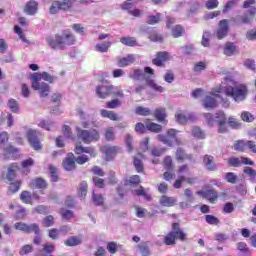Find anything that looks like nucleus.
<instances>
[{
	"label": "nucleus",
	"mask_w": 256,
	"mask_h": 256,
	"mask_svg": "<svg viewBox=\"0 0 256 256\" xmlns=\"http://www.w3.org/2000/svg\"><path fill=\"white\" fill-rule=\"evenodd\" d=\"M123 102L119 99H114L106 103V107L108 109H117V107H121Z\"/></svg>",
	"instance_id": "49"
},
{
	"label": "nucleus",
	"mask_w": 256,
	"mask_h": 256,
	"mask_svg": "<svg viewBox=\"0 0 256 256\" xmlns=\"http://www.w3.org/2000/svg\"><path fill=\"white\" fill-rule=\"evenodd\" d=\"M175 232L171 231L164 238L165 245H175Z\"/></svg>",
	"instance_id": "45"
},
{
	"label": "nucleus",
	"mask_w": 256,
	"mask_h": 256,
	"mask_svg": "<svg viewBox=\"0 0 256 256\" xmlns=\"http://www.w3.org/2000/svg\"><path fill=\"white\" fill-rule=\"evenodd\" d=\"M62 131L67 139H75V137L73 136V132H71V127L64 125L62 127Z\"/></svg>",
	"instance_id": "57"
},
{
	"label": "nucleus",
	"mask_w": 256,
	"mask_h": 256,
	"mask_svg": "<svg viewBox=\"0 0 256 256\" xmlns=\"http://www.w3.org/2000/svg\"><path fill=\"white\" fill-rule=\"evenodd\" d=\"M146 129L151 131L152 133H161L163 131V127L157 123L149 122L146 124Z\"/></svg>",
	"instance_id": "32"
},
{
	"label": "nucleus",
	"mask_w": 256,
	"mask_h": 256,
	"mask_svg": "<svg viewBox=\"0 0 256 256\" xmlns=\"http://www.w3.org/2000/svg\"><path fill=\"white\" fill-rule=\"evenodd\" d=\"M235 51H236L235 44L231 42H228L224 47V55H227V57H231V55H233Z\"/></svg>",
	"instance_id": "38"
},
{
	"label": "nucleus",
	"mask_w": 256,
	"mask_h": 256,
	"mask_svg": "<svg viewBox=\"0 0 256 256\" xmlns=\"http://www.w3.org/2000/svg\"><path fill=\"white\" fill-rule=\"evenodd\" d=\"M205 5L208 9H217L219 7V0H208Z\"/></svg>",
	"instance_id": "62"
},
{
	"label": "nucleus",
	"mask_w": 256,
	"mask_h": 256,
	"mask_svg": "<svg viewBox=\"0 0 256 256\" xmlns=\"http://www.w3.org/2000/svg\"><path fill=\"white\" fill-rule=\"evenodd\" d=\"M120 43L127 47H137V40L133 37H122L120 38Z\"/></svg>",
	"instance_id": "30"
},
{
	"label": "nucleus",
	"mask_w": 256,
	"mask_h": 256,
	"mask_svg": "<svg viewBox=\"0 0 256 256\" xmlns=\"http://www.w3.org/2000/svg\"><path fill=\"white\" fill-rule=\"evenodd\" d=\"M205 197L210 201V203H214L217 201V198L219 197V194L215 190H207L205 192Z\"/></svg>",
	"instance_id": "37"
},
{
	"label": "nucleus",
	"mask_w": 256,
	"mask_h": 256,
	"mask_svg": "<svg viewBox=\"0 0 256 256\" xmlns=\"http://www.w3.org/2000/svg\"><path fill=\"white\" fill-rule=\"evenodd\" d=\"M65 171H73L75 169V155L69 153L62 163Z\"/></svg>",
	"instance_id": "18"
},
{
	"label": "nucleus",
	"mask_w": 256,
	"mask_h": 256,
	"mask_svg": "<svg viewBox=\"0 0 256 256\" xmlns=\"http://www.w3.org/2000/svg\"><path fill=\"white\" fill-rule=\"evenodd\" d=\"M8 107L12 113H17V111H19V103L15 99L8 100Z\"/></svg>",
	"instance_id": "47"
},
{
	"label": "nucleus",
	"mask_w": 256,
	"mask_h": 256,
	"mask_svg": "<svg viewBox=\"0 0 256 256\" xmlns=\"http://www.w3.org/2000/svg\"><path fill=\"white\" fill-rule=\"evenodd\" d=\"M38 9L39 3H37V1L30 0L25 4L24 13H26V15H36Z\"/></svg>",
	"instance_id": "17"
},
{
	"label": "nucleus",
	"mask_w": 256,
	"mask_h": 256,
	"mask_svg": "<svg viewBox=\"0 0 256 256\" xmlns=\"http://www.w3.org/2000/svg\"><path fill=\"white\" fill-rule=\"evenodd\" d=\"M31 189H47V182L43 178H36L30 181Z\"/></svg>",
	"instance_id": "21"
},
{
	"label": "nucleus",
	"mask_w": 256,
	"mask_h": 256,
	"mask_svg": "<svg viewBox=\"0 0 256 256\" xmlns=\"http://www.w3.org/2000/svg\"><path fill=\"white\" fill-rule=\"evenodd\" d=\"M75 36L69 32V30H64L61 34H57L54 38H49L47 43L51 49H55L56 51H63L66 47L71 45H75Z\"/></svg>",
	"instance_id": "2"
},
{
	"label": "nucleus",
	"mask_w": 256,
	"mask_h": 256,
	"mask_svg": "<svg viewBox=\"0 0 256 256\" xmlns=\"http://www.w3.org/2000/svg\"><path fill=\"white\" fill-rule=\"evenodd\" d=\"M21 189V180L10 183L9 193H17Z\"/></svg>",
	"instance_id": "48"
},
{
	"label": "nucleus",
	"mask_w": 256,
	"mask_h": 256,
	"mask_svg": "<svg viewBox=\"0 0 256 256\" xmlns=\"http://www.w3.org/2000/svg\"><path fill=\"white\" fill-rule=\"evenodd\" d=\"M101 151L104 153L106 161H111L117 153V148L114 146H104L101 148Z\"/></svg>",
	"instance_id": "20"
},
{
	"label": "nucleus",
	"mask_w": 256,
	"mask_h": 256,
	"mask_svg": "<svg viewBox=\"0 0 256 256\" xmlns=\"http://www.w3.org/2000/svg\"><path fill=\"white\" fill-rule=\"evenodd\" d=\"M38 127H41V129H45L46 131H51V129L55 127V124L49 123L45 120H41L40 122H38Z\"/></svg>",
	"instance_id": "50"
},
{
	"label": "nucleus",
	"mask_w": 256,
	"mask_h": 256,
	"mask_svg": "<svg viewBox=\"0 0 256 256\" xmlns=\"http://www.w3.org/2000/svg\"><path fill=\"white\" fill-rule=\"evenodd\" d=\"M76 113L78 115V117L81 119V126L84 128V129H89V122L87 121V119H89V115H87L85 113V111H83V109L81 108H78L76 110Z\"/></svg>",
	"instance_id": "25"
},
{
	"label": "nucleus",
	"mask_w": 256,
	"mask_h": 256,
	"mask_svg": "<svg viewBox=\"0 0 256 256\" xmlns=\"http://www.w3.org/2000/svg\"><path fill=\"white\" fill-rule=\"evenodd\" d=\"M139 183H141V178L139 175H134L124 181V188L130 189L133 195H138V197H145V199L150 201L151 196L147 195V192H145V189H143Z\"/></svg>",
	"instance_id": "4"
},
{
	"label": "nucleus",
	"mask_w": 256,
	"mask_h": 256,
	"mask_svg": "<svg viewBox=\"0 0 256 256\" xmlns=\"http://www.w3.org/2000/svg\"><path fill=\"white\" fill-rule=\"evenodd\" d=\"M14 229L17 231H23L24 233H35V235H39V225L37 224H30L27 225L23 222H17L14 225Z\"/></svg>",
	"instance_id": "9"
},
{
	"label": "nucleus",
	"mask_w": 256,
	"mask_h": 256,
	"mask_svg": "<svg viewBox=\"0 0 256 256\" xmlns=\"http://www.w3.org/2000/svg\"><path fill=\"white\" fill-rule=\"evenodd\" d=\"M146 85H148V87H151V89L157 91L158 93H163V91H165V88L159 86V84L155 83V81L151 79H146Z\"/></svg>",
	"instance_id": "35"
},
{
	"label": "nucleus",
	"mask_w": 256,
	"mask_h": 256,
	"mask_svg": "<svg viewBox=\"0 0 256 256\" xmlns=\"http://www.w3.org/2000/svg\"><path fill=\"white\" fill-rule=\"evenodd\" d=\"M244 173L250 177V179H255L256 178V171L253 170L251 167H245L244 168Z\"/></svg>",
	"instance_id": "64"
},
{
	"label": "nucleus",
	"mask_w": 256,
	"mask_h": 256,
	"mask_svg": "<svg viewBox=\"0 0 256 256\" xmlns=\"http://www.w3.org/2000/svg\"><path fill=\"white\" fill-rule=\"evenodd\" d=\"M104 135H105L106 141H114V139H115V128H113V127L106 128Z\"/></svg>",
	"instance_id": "40"
},
{
	"label": "nucleus",
	"mask_w": 256,
	"mask_h": 256,
	"mask_svg": "<svg viewBox=\"0 0 256 256\" xmlns=\"http://www.w3.org/2000/svg\"><path fill=\"white\" fill-rule=\"evenodd\" d=\"M81 243H83V237L81 236H71L64 241L67 247H76V245H81Z\"/></svg>",
	"instance_id": "24"
},
{
	"label": "nucleus",
	"mask_w": 256,
	"mask_h": 256,
	"mask_svg": "<svg viewBox=\"0 0 256 256\" xmlns=\"http://www.w3.org/2000/svg\"><path fill=\"white\" fill-rule=\"evenodd\" d=\"M43 251H44V253L49 255V254L53 253V251H55V246L53 244H44L43 249L39 250L38 253L36 254V256L43 255Z\"/></svg>",
	"instance_id": "34"
},
{
	"label": "nucleus",
	"mask_w": 256,
	"mask_h": 256,
	"mask_svg": "<svg viewBox=\"0 0 256 256\" xmlns=\"http://www.w3.org/2000/svg\"><path fill=\"white\" fill-rule=\"evenodd\" d=\"M154 117L159 121V123H163V121L167 119V111L165 108H157L154 112Z\"/></svg>",
	"instance_id": "28"
},
{
	"label": "nucleus",
	"mask_w": 256,
	"mask_h": 256,
	"mask_svg": "<svg viewBox=\"0 0 256 256\" xmlns=\"http://www.w3.org/2000/svg\"><path fill=\"white\" fill-rule=\"evenodd\" d=\"M135 113H136V115H141L143 117H147V115H151V110L149 108L139 106V107H136Z\"/></svg>",
	"instance_id": "41"
},
{
	"label": "nucleus",
	"mask_w": 256,
	"mask_h": 256,
	"mask_svg": "<svg viewBox=\"0 0 256 256\" xmlns=\"http://www.w3.org/2000/svg\"><path fill=\"white\" fill-rule=\"evenodd\" d=\"M250 149L252 153H256V144L253 141H244V140H238L234 143V149L235 151H245V149Z\"/></svg>",
	"instance_id": "10"
},
{
	"label": "nucleus",
	"mask_w": 256,
	"mask_h": 256,
	"mask_svg": "<svg viewBox=\"0 0 256 256\" xmlns=\"http://www.w3.org/2000/svg\"><path fill=\"white\" fill-rule=\"evenodd\" d=\"M205 221L208 223V225H219L220 221L219 218L213 216V215H206Z\"/></svg>",
	"instance_id": "51"
},
{
	"label": "nucleus",
	"mask_w": 256,
	"mask_h": 256,
	"mask_svg": "<svg viewBox=\"0 0 256 256\" xmlns=\"http://www.w3.org/2000/svg\"><path fill=\"white\" fill-rule=\"evenodd\" d=\"M159 21H161V13H157L156 15H150L147 18L148 25H156V23H158Z\"/></svg>",
	"instance_id": "43"
},
{
	"label": "nucleus",
	"mask_w": 256,
	"mask_h": 256,
	"mask_svg": "<svg viewBox=\"0 0 256 256\" xmlns=\"http://www.w3.org/2000/svg\"><path fill=\"white\" fill-rule=\"evenodd\" d=\"M26 215H27V213L25 212V208H23L21 206H16V214H15L16 220L25 219Z\"/></svg>",
	"instance_id": "44"
},
{
	"label": "nucleus",
	"mask_w": 256,
	"mask_h": 256,
	"mask_svg": "<svg viewBox=\"0 0 256 256\" xmlns=\"http://www.w3.org/2000/svg\"><path fill=\"white\" fill-rule=\"evenodd\" d=\"M228 125L232 129H239L241 127V122H239L237 119L234 117H229L228 119Z\"/></svg>",
	"instance_id": "53"
},
{
	"label": "nucleus",
	"mask_w": 256,
	"mask_h": 256,
	"mask_svg": "<svg viewBox=\"0 0 256 256\" xmlns=\"http://www.w3.org/2000/svg\"><path fill=\"white\" fill-rule=\"evenodd\" d=\"M31 81L32 89H34V91H38L40 97L45 98L49 96V93H51V87L49 86V84L45 82H37L34 80Z\"/></svg>",
	"instance_id": "8"
},
{
	"label": "nucleus",
	"mask_w": 256,
	"mask_h": 256,
	"mask_svg": "<svg viewBox=\"0 0 256 256\" xmlns=\"http://www.w3.org/2000/svg\"><path fill=\"white\" fill-rule=\"evenodd\" d=\"M75 1L76 0H62L61 2L54 1L49 8V12L51 15H56L59 11H69V9L73 7Z\"/></svg>",
	"instance_id": "7"
},
{
	"label": "nucleus",
	"mask_w": 256,
	"mask_h": 256,
	"mask_svg": "<svg viewBox=\"0 0 256 256\" xmlns=\"http://www.w3.org/2000/svg\"><path fill=\"white\" fill-rule=\"evenodd\" d=\"M175 121L180 124L187 123V115L185 114V111L178 110L175 113Z\"/></svg>",
	"instance_id": "33"
},
{
	"label": "nucleus",
	"mask_w": 256,
	"mask_h": 256,
	"mask_svg": "<svg viewBox=\"0 0 256 256\" xmlns=\"http://www.w3.org/2000/svg\"><path fill=\"white\" fill-rule=\"evenodd\" d=\"M183 181H187V183H193V179L187 178V176H178V179L174 183L175 189H181V184Z\"/></svg>",
	"instance_id": "39"
},
{
	"label": "nucleus",
	"mask_w": 256,
	"mask_h": 256,
	"mask_svg": "<svg viewBox=\"0 0 256 256\" xmlns=\"http://www.w3.org/2000/svg\"><path fill=\"white\" fill-rule=\"evenodd\" d=\"M227 86H218L214 88L209 95L203 100V105L206 109H215L217 103L221 101V94L224 93L227 97H232L236 103H241L247 98V86L239 84L232 79L226 78Z\"/></svg>",
	"instance_id": "1"
},
{
	"label": "nucleus",
	"mask_w": 256,
	"mask_h": 256,
	"mask_svg": "<svg viewBox=\"0 0 256 256\" xmlns=\"http://www.w3.org/2000/svg\"><path fill=\"white\" fill-rule=\"evenodd\" d=\"M133 63H135V55L130 54L118 60V67H128V65H133Z\"/></svg>",
	"instance_id": "23"
},
{
	"label": "nucleus",
	"mask_w": 256,
	"mask_h": 256,
	"mask_svg": "<svg viewBox=\"0 0 256 256\" xmlns=\"http://www.w3.org/2000/svg\"><path fill=\"white\" fill-rule=\"evenodd\" d=\"M204 117L209 127H215V123H217L218 133H227V117L225 116V112L218 111L214 116L208 113Z\"/></svg>",
	"instance_id": "3"
},
{
	"label": "nucleus",
	"mask_w": 256,
	"mask_h": 256,
	"mask_svg": "<svg viewBox=\"0 0 256 256\" xmlns=\"http://www.w3.org/2000/svg\"><path fill=\"white\" fill-rule=\"evenodd\" d=\"M172 35L173 37H181V35H183V27H181L180 25H176L175 27H173Z\"/></svg>",
	"instance_id": "61"
},
{
	"label": "nucleus",
	"mask_w": 256,
	"mask_h": 256,
	"mask_svg": "<svg viewBox=\"0 0 256 256\" xmlns=\"http://www.w3.org/2000/svg\"><path fill=\"white\" fill-rule=\"evenodd\" d=\"M17 171H19V166L17 164H11L8 167V173L6 175V178L8 181H14L15 177H17Z\"/></svg>",
	"instance_id": "26"
},
{
	"label": "nucleus",
	"mask_w": 256,
	"mask_h": 256,
	"mask_svg": "<svg viewBox=\"0 0 256 256\" xmlns=\"http://www.w3.org/2000/svg\"><path fill=\"white\" fill-rule=\"evenodd\" d=\"M61 216L66 221H69V219H73V217H75V215L73 214V211L65 210V209L61 210Z\"/></svg>",
	"instance_id": "59"
},
{
	"label": "nucleus",
	"mask_w": 256,
	"mask_h": 256,
	"mask_svg": "<svg viewBox=\"0 0 256 256\" xmlns=\"http://www.w3.org/2000/svg\"><path fill=\"white\" fill-rule=\"evenodd\" d=\"M111 45H113V42H102L95 45V51L98 53H107L109 51Z\"/></svg>",
	"instance_id": "27"
},
{
	"label": "nucleus",
	"mask_w": 256,
	"mask_h": 256,
	"mask_svg": "<svg viewBox=\"0 0 256 256\" xmlns=\"http://www.w3.org/2000/svg\"><path fill=\"white\" fill-rule=\"evenodd\" d=\"M42 80L47 81L48 83H53L55 81V78L47 72L34 73L31 75V81L41 83Z\"/></svg>",
	"instance_id": "13"
},
{
	"label": "nucleus",
	"mask_w": 256,
	"mask_h": 256,
	"mask_svg": "<svg viewBox=\"0 0 256 256\" xmlns=\"http://www.w3.org/2000/svg\"><path fill=\"white\" fill-rule=\"evenodd\" d=\"M237 248L239 251H244L246 253V256H251V252H249V249L247 248V244L244 242H239L237 244Z\"/></svg>",
	"instance_id": "63"
},
{
	"label": "nucleus",
	"mask_w": 256,
	"mask_h": 256,
	"mask_svg": "<svg viewBox=\"0 0 256 256\" xmlns=\"http://www.w3.org/2000/svg\"><path fill=\"white\" fill-rule=\"evenodd\" d=\"M228 165L230 167H241L242 165H255V162L246 157H232L228 159Z\"/></svg>",
	"instance_id": "11"
},
{
	"label": "nucleus",
	"mask_w": 256,
	"mask_h": 256,
	"mask_svg": "<svg viewBox=\"0 0 256 256\" xmlns=\"http://www.w3.org/2000/svg\"><path fill=\"white\" fill-rule=\"evenodd\" d=\"M20 199L23 203L29 205V203H31V193L29 191H23L20 195Z\"/></svg>",
	"instance_id": "52"
},
{
	"label": "nucleus",
	"mask_w": 256,
	"mask_h": 256,
	"mask_svg": "<svg viewBox=\"0 0 256 256\" xmlns=\"http://www.w3.org/2000/svg\"><path fill=\"white\" fill-rule=\"evenodd\" d=\"M78 195L82 199H85V196L87 195V182L83 181L80 183V186L78 189Z\"/></svg>",
	"instance_id": "42"
},
{
	"label": "nucleus",
	"mask_w": 256,
	"mask_h": 256,
	"mask_svg": "<svg viewBox=\"0 0 256 256\" xmlns=\"http://www.w3.org/2000/svg\"><path fill=\"white\" fill-rule=\"evenodd\" d=\"M14 32L16 33V35L19 36V38L21 39V41H23V43H29L27 38H25V34H23V30L21 29V27L15 26Z\"/></svg>",
	"instance_id": "54"
},
{
	"label": "nucleus",
	"mask_w": 256,
	"mask_h": 256,
	"mask_svg": "<svg viewBox=\"0 0 256 256\" xmlns=\"http://www.w3.org/2000/svg\"><path fill=\"white\" fill-rule=\"evenodd\" d=\"M27 138L28 141L31 145V147H33V149H35V151H41L42 146H41V142H39V139L37 138V131L30 129L27 132Z\"/></svg>",
	"instance_id": "12"
},
{
	"label": "nucleus",
	"mask_w": 256,
	"mask_h": 256,
	"mask_svg": "<svg viewBox=\"0 0 256 256\" xmlns=\"http://www.w3.org/2000/svg\"><path fill=\"white\" fill-rule=\"evenodd\" d=\"M75 153H77V155H81V153H88L90 157H97V151H95V149L91 147H82L79 144L75 147Z\"/></svg>",
	"instance_id": "22"
},
{
	"label": "nucleus",
	"mask_w": 256,
	"mask_h": 256,
	"mask_svg": "<svg viewBox=\"0 0 256 256\" xmlns=\"http://www.w3.org/2000/svg\"><path fill=\"white\" fill-rule=\"evenodd\" d=\"M171 59V54L169 52H159L152 60L153 65H156L157 67H161L165 61H169Z\"/></svg>",
	"instance_id": "15"
},
{
	"label": "nucleus",
	"mask_w": 256,
	"mask_h": 256,
	"mask_svg": "<svg viewBox=\"0 0 256 256\" xmlns=\"http://www.w3.org/2000/svg\"><path fill=\"white\" fill-rule=\"evenodd\" d=\"M43 227H53L55 225V218L52 215L46 216L42 221Z\"/></svg>",
	"instance_id": "46"
},
{
	"label": "nucleus",
	"mask_w": 256,
	"mask_h": 256,
	"mask_svg": "<svg viewBox=\"0 0 256 256\" xmlns=\"http://www.w3.org/2000/svg\"><path fill=\"white\" fill-rule=\"evenodd\" d=\"M225 179L226 181H228V183H232V184L237 183V175H235V173L233 172L226 173Z\"/></svg>",
	"instance_id": "60"
},
{
	"label": "nucleus",
	"mask_w": 256,
	"mask_h": 256,
	"mask_svg": "<svg viewBox=\"0 0 256 256\" xmlns=\"http://www.w3.org/2000/svg\"><path fill=\"white\" fill-rule=\"evenodd\" d=\"M242 121H245L246 123H252V121L255 120V117L249 112H242L241 114Z\"/></svg>",
	"instance_id": "56"
},
{
	"label": "nucleus",
	"mask_w": 256,
	"mask_h": 256,
	"mask_svg": "<svg viewBox=\"0 0 256 256\" xmlns=\"http://www.w3.org/2000/svg\"><path fill=\"white\" fill-rule=\"evenodd\" d=\"M228 31H229V22L227 20L220 21L219 28L216 32L217 38L224 39V37H227Z\"/></svg>",
	"instance_id": "14"
},
{
	"label": "nucleus",
	"mask_w": 256,
	"mask_h": 256,
	"mask_svg": "<svg viewBox=\"0 0 256 256\" xmlns=\"http://www.w3.org/2000/svg\"><path fill=\"white\" fill-rule=\"evenodd\" d=\"M177 133H179L178 130L171 128L167 130L166 134L158 135L157 139L160 143H163V145H167V147H175L182 143L180 138L177 136Z\"/></svg>",
	"instance_id": "5"
},
{
	"label": "nucleus",
	"mask_w": 256,
	"mask_h": 256,
	"mask_svg": "<svg viewBox=\"0 0 256 256\" xmlns=\"http://www.w3.org/2000/svg\"><path fill=\"white\" fill-rule=\"evenodd\" d=\"M76 133L78 139H81L83 143H86L87 145H89V143H93L101 139V135L99 134V131H97L96 129L83 130L79 126H77Z\"/></svg>",
	"instance_id": "6"
},
{
	"label": "nucleus",
	"mask_w": 256,
	"mask_h": 256,
	"mask_svg": "<svg viewBox=\"0 0 256 256\" xmlns=\"http://www.w3.org/2000/svg\"><path fill=\"white\" fill-rule=\"evenodd\" d=\"M33 165H35V160H33V158L22 161L23 173L25 175H28V173L30 172L29 167H33Z\"/></svg>",
	"instance_id": "31"
},
{
	"label": "nucleus",
	"mask_w": 256,
	"mask_h": 256,
	"mask_svg": "<svg viewBox=\"0 0 256 256\" xmlns=\"http://www.w3.org/2000/svg\"><path fill=\"white\" fill-rule=\"evenodd\" d=\"M92 201L96 205H103V201H105V199L101 196V194H95V192H93Z\"/></svg>",
	"instance_id": "55"
},
{
	"label": "nucleus",
	"mask_w": 256,
	"mask_h": 256,
	"mask_svg": "<svg viewBox=\"0 0 256 256\" xmlns=\"http://www.w3.org/2000/svg\"><path fill=\"white\" fill-rule=\"evenodd\" d=\"M113 89V85H101L96 88V94L100 97V99H105L111 95Z\"/></svg>",
	"instance_id": "16"
},
{
	"label": "nucleus",
	"mask_w": 256,
	"mask_h": 256,
	"mask_svg": "<svg viewBox=\"0 0 256 256\" xmlns=\"http://www.w3.org/2000/svg\"><path fill=\"white\" fill-rule=\"evenodd\" d=\"M9 141V134L7 132L0 133V149L5 147V143Z\"/></svg>",
	"instance_id": "58"
},
{
	"label": "nucleus",
	"mask_w": 256,
	"mask_h": 256,
	"mask_svg": "<svg viewBox=\"0 0 256 256\" xmlns=\"http://www.w3.org/2000/svg\"><path fill=\"white\" fill-rule=\"evenodd\" d=\"M192 136L196 139H205V132L198 126L192 127Z\"/></svg>",
	"instance_id": "36"
},
{
	"label": "nucleus",
	"mask_w": 256,
	"mask_h": 256,
	"mask_svg": "<svg viewBox=\"0 0 256 256\" xmlns=\"http://www.w3.org/2000/svg\"><path fill=\"white\" fill-rule=\"evenodd\" d=\"M159 203L162 207H175L177 205V198L163 195L160 197Z\"/></svg>",
	"instance_id": "19"
},
{
	"label": "nucleus",
	"mask_w": 256,
	"mask_h": 256,
	"mask_svg": "<svg viewBox=\"0 0 256 256\" xmlns=\"http://www.w3.org/2000/svg\"><path fill=\"white\" fill-rule=\"evenodd\" d=\"M203 161H204V164H205L206 168L208 169V171H215V169H217V166L213 162L212 156H209V155L204 156Z\"/></svg>",
	"instance_id": "29"
}]
</instances>
